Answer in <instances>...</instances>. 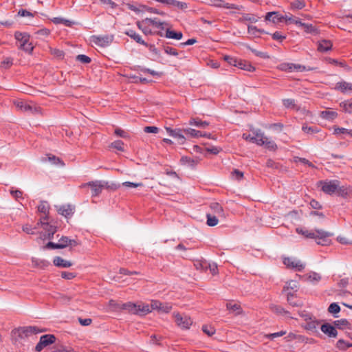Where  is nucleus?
Instances as JSON below:
<instances>
[{
  "instance_id": "obj_1",
  "label": "nucleus",
  "mask_w": 352,
  "mask_h": 352,
  "mask_svg": "<svg viewBox=\"0 0 352 352\" xmlns=\"http://www.w3.org/2000/svg\"><path fill=\"white\" fill-rule=\"evenodd\" d=\"M162 304L157 301L154 300L151 303V306L145 304H135L131 302H125L121 305L120 309L127 311L129 314L138 315L140 316H145L150 313L151 310L162 309Z\"/></svg>"
},
{
  "instance_id": "obj_2",
  "label": "nucleus",
  "mask_w": 352,
  "mask_h": 352,
  "mask_svg": "<svg viewBox=\"0 0 352 352\" xmlns=\"http://www.w3.org/2000/svg\"><path fill=\"white\" fill-rule=\"evenodd\" d=\"M45 331V329H41L36 326L20 327L15 328L11 331L13 340L16 342L23 340L31 335L37 334Z\"/></svg>"
},
{
  "instance_id": "obj_3",
  "label": "nucleus",
  "mask_w": 352,
  "mask_h": 352,
  "mask_svg": "<svg viewBox=\"0 0 352 352\" xmlns=\"http://www.w3.org/2000/svg\"><path fill=\"white\" fill-rule=\"evenodd\" d=\"M224 60H226L230 65L234 66L245 71L252 72L255 69L254 67H253L250 62L241 58H237L230 56H225Z\"/></svg>"
},
{
  "instance_id": "obj_4",
  "label": "nucleus",
  "mask_w": 352,
  "mask_h": 352,
  "mask_svg": "<svg viewBox=\"0 0 352 352\" xmlns=\"http://www.w3.org/2000/svg\"><path fill=\"white\" fill-rule=\"evenodd\" d=\"M251 133H243V138L252 143H255L258 146L264 144V135L260 132V130H252Z\"/></svg>"
},
{
  "instance_id": "obj_5",
  "label": "nucleus",
  "mask_w": 352,
  "mask_h": 352,
  "mask_svg": "<svg viewBox=\"0 0 352 352\" xmlns=\"http://www.w3.org/2000/svg\"><path fill=\"white\" fill-rule=\"evenodd\" d=\"M56 340V338L53 334H45L41 336L39 342L35 346V351L41 352L45 347L54 344Z\"/></svg>"
},
{
  "instance_id": "obj_6",
  "label": "nucleus",
  "mask_w": 352,
  "mask_h": 352,
  "mask_svg": "<svg viewBox=\"0 0 352 352\" xmlns=\"http://www.w3.org/2000/svg\"><path fill=\"white\" fill-rule=\"evenodd\" d=\"M284 20L285 16L278 12H269L265 14V26L278 25L283 23Z\"/></svg>"
},
{
  "instance_id": "obj_7",
  "label": "nucleus",
  "mask_w": 352,
  "mask_h": 352,
  "mask_svg": "<svg viewBox=\"0 0 352 352\" xmlns=\"http://www.w3.org/2000/svg\"><path fill=\"white\" fill-rule=\"evenodd\" d=\"M113 35L97 36L93 35L91 41L96 45L101 47H106L111 45L113 41Z\"/></svg>"
},
{
  "instance_id": "obj_8",
  "label": "nucleus",
  "mask_w": 352,
  "mask_h": 352,
  "mask_svg": "<svg viewBox=\"0 0 352 352\" xmlns=\"http://www.w3.org/2000/svg\"><path fill=\"white\" fill-rule=\"evenodd\" d=\"M316 232L317 234L315 240L317 244L320 245H327L330 244L331 239L329 237L332 236L331 233L321 229H316Z\"/></svg>"
},
{
  "instance_id": "obj_9",
  "label": "nucleus",
  "mask_w": 352,
  "mask_h": 352,
  "mask_svg": "<svg viewBox=\"0 0 352 352\" xmlns=\"http://www.w3.org/2000/svg\"><path fill=\"white\" fill-rule=\"evenodd\" d=\"M340 183L337 179L320 181V184L322 185V190L327 195H333L336 192L338 188V184Z\"/></svg>"
},
{
  "instance_id": "obj_10",
  "label": "nucleus",
  "mask_w": 352,
  "mask_h": 352,
  "mask_svg": "<svg viewBox=\"0 0 352 352\" xmlns=\"http://www.w3.org/2000/svg\"><path fill=\"white\" fill-rule=\"evenodd\" d=\"M283 264L289 269L294 270L298 272H301L305 268V264L298 260H296L292 257L283 258Z\"/></svg>"
},
{
  "instance_id": "obj_11",
  "label": "nucleus",
  "mask_w": 352,
  "mask_h": 352,
  "mask_svg": "<svg viewBox=\"0 0 352 352\" xmlns=\"http://www.w3.org/2000/svg\"><path fill=\"white\" fill-rule=\"evenodd\" d=\"M175 321L177 326L182 329H188L192 324V321L190 317L186 315H181L177 314L175 315Z\"/></svg>"
},
{
  "instance_id": "obj_12",
  "label": "nucleus",
  "mask_w": 352,
  "mask_h": 352,
  "mask_svg": "<svg viewBox=\"0 0 352 352\" xmlns=\"http://www.w3.org/2000/svg\"><path fill=\"white\" fill-rule=\"evenodd\" d=\"M100 184H102L101 180L91 181L82 184L80 187L85 188L89 186L91 190V196L96 197L98 196L102 190V186Z\"/></svg>"
},
{
  "instance_id": "obj_13",
  "label": "nucleus",
  "mask_w": 352,
  "mask_h": 352,
  "mask_svg": "<svg viewBox=\"0 0 352 352\" xmlns=\"http://www.w3.org/2000/svg\"><path fill=\"white\" fill-rule=\"evenodd\" d=\"M305 317V324L304 325V328L314 333L318 332L317 328L320 322L317 320L316 318L311 317L307 314H306Z\"/></svg>"
},
{
  "instance_id": "obj_14",
  "label": "nucleus",
  "mask_w": 352,
  "mask_h": 352,
  "mask_svg": "<svg viewBox=\"0 0 352 352\" xmlns=\"http://www.w3.org/2000/svg\"><path fill=\"white\" fill-rule=\"evenodd\" d=\"M166 131H167L168 134L174 138L177 139L178 143L179 144H184L186 142V138L183 135V129H173L170 127H165Z\"/></svg>"
},
{
  "instance_id": "obj_15",
  "label": "nucleus",
  "mask_w": 352,
  "mask_h": 352,
  "mask_svg": "<svg viewBox=\"0 0 352 352\" xmlns=\"http://www.w3.org/2000/svg\"><path fill=\"white\" fill-rule=\"evenodd\" d=\"M75 206L71 204L62 205L57 209L58 214L64 216L65 218H70L74 213Z\"/></svg>"
},
{
  "instance_id": "obj_16",
  "label": "nucleus",
  "mask_w": 352,
  "mask_h": 352,
  "mask_svg": "<svg viewBox=\"0 0 352 352\" xmlns=\"http://www.w3.org/2000/svg\"><path fill=\"white\" fill-rule=\"evenodd\" d=\"M38 224H41L43 228L46 231L47 239H52L54 234L57 232V226H53L48 222L43 221L42 220H40Z\"/></svg>"
},
{
  "instance_id": "obj_17",
  "label": "nucleus",
  "mask_w": 352,
  "mask_h": 352,
  "mask_svg": "<svg viewBox=\"0 0 352 352\" xmlns=\"http://www.w3.org/2000/svg\"><path fill=\"white\" fill-rule=\"evenodd\" d=\"M321 331L329 338H336L338 331L334 325L329 323H324L321 325Z\"/></svg>"
},
{
  "instance_id": "obj_18",
  "label": "nucleus",
  "mask_w": 352,
  "mask_h": 352,
  "mask_svg": "<svg viewBox=\"0 0 352 352\" xmlns=\"http://www.w3.org/2000/svg\"><path fill=\"white\" fill-rule=\"evenodd\" d=\"M14 38L17 41L21 43L19 48H23L30 39V35L27 32H21L16 31L14 33Z\"/></svg>"
},
{
  "instance_id": "obj_19",
  "label": "nucleus",
  "mask_w": 352,
  "mask_h": 352,
  "mask_svg": "<svg viewBox=\"0 0 352 352\" xmlns=\"http://www.w3.org/2000/svg\"><path fill=\"white\" fill-rule=\"evenodd\" d=\"M50 206L47 201H41L39 205L38 206V211L41 213H43L45 216L41 219L43 221H47L49 219V210Z\"/></svg>"
},
{
  "instance_id": "obj_20",
  "label": "nucleus",
  "mask_w": 352,
  "mask_h": 352,
  "mask_svg": "<svg viewBox=\"0 0 352 352\" xmlns=\"http://www.w3.org/2000/svg\"><path fill=\"white\" fill-rule=\"evenodd\" d=\"M299 23V28H301L307 34H311L313 35H316L319 33L318 30L311 23H306L302 22Z\"/></svg>"
},
{
  "instance_id": "obj_21",
  "label": "nucleus",
  "mask_w": 352,
  "mask_h": 352,
  "mask_svg": "<svg viewBox=\"0 0 352 352\" xmlns=\"http://www.w3.org/2000/svg\"><path fill=\"white\" fill-rule=\"evenodd\" d=\"M124 34L129 36L131 38L134 40L137 43L142 45L145 44V41L142 38V36L138 34L135 30L129 29L124 31Z\"/></svg>"
},
{
  "instance_id": "obj_22",
  "label": "nucleus",
  "mask_w": 352,
  "mask_h": 352,
  "mask_svg": "<svg viewBox=\"0 0 352 352\" xmlns=\"http://www.w3.org/2000/svg\"><path fill=\"white\" fill-rule=\"evenodd\" d=\"M53 264L58 267L68 268L73 264L71 261L63 259L60 256H55L53 259Z\"/></svg>"
},
{
  "instance_id": "obj_23",
  "label": "nucleus",
  "mask_w": 352,
  "mask_h": 352,
  "mask_svg": "<svg viewBox=\"0 0 352 352\" xmlns=\"http://www.w3.org/2000/svg\"><path fill=\"white\" fill-rule=\"evenodd\" d=\"M142 23H147L148 25H152L160 30H164V25H167L166 22H162L157 19V18H146L142 21Z\"/></svg>"
},
{
  "instance_id": "obj_24",
  "label": "nucleus",
  "mask_w": 352,
  "mask_h": 352,
  "mask_svg": "<svg viewBox=\"0 0 352 352\" xmlns=\"http://www.w3.org/2000/svg\"><path fill=\"white\" fill-rule=\"evenodd\" d=\"M189 124L195 125V126L200 129H206L207 128L210 123L207 121L201 120L199 117L191 118L188 122Z\"/></svg>"
},
{
  "instance_id": "obj_25",
  "label": "nucleus",
  "mask_w": 352,
  "mask_h": 352,
  "mask_svg": "<svg viewBox=\"0 0 352 352\" xmlns=\"http://www.w3.org/2000/svg\"><path fill=\"white\" fill-rule=\"evenodd\" d=\"M333 325L336 328L338 329L344 330V329H352L351 323L346 319H340L338 320H335L333 322Z\"/></svg>"
},
{
  "instance_id": "obj_26",
  "label": "nucleus",
  "mask_w": 352,
  "mask_h": 352,
  "mask_svg": "<svg viewBox=\"0 0 352 352\" xmlns=\"http://www.w3.org/2000/svg\"><path fill=\"white\" fill-rule=\"evenodd\" d=\"M352 83L347 82L346 81H340L336 83L335 89L345 94L348 91H351Z\"/></svg>"
},
{
  "instance_id": "obj_27",
  "label": "nucleus",
  "mask_w": 352,
  "mask_h": 352,
  "mask_svg": "<svg viewBox=\"0 0 352 352\" xmlns=\"http://www.w3.org/2000/svg\"><path fill=\"white\" fill-rule=\"evenodd\" d=\"M164 36L167 38L180 40L183 37V33L167 28Z\"/></svg>"
},
{
  "instance_id": "obj_28",
  "label": "nucleus",
  "mask_w": 352,
  "mask_h": 352,
  "mask_svg": "<svg viewBox=\"0 0 352 352\" xmlns=\"http://www.w3.org/2000/svg\"><path fill=\"white\" fill-rule=\"evenodd\" d=\"M299 289V284L296 280H290L286 283L285 286L283 287V290L285 292H296Z\"/></svg>"
},
{
  "instance_id": "obj_29",
  "label": "nucleus",
  "mask_w": 352,
  "mask_h": 352,
  "mask_svg": "<svg viewBox=\"0 0 352 352\" xmlns=\"http://www.w3.org/2000/svg\"><path fill=\"white\" fill-rule=\"evenodd\" d=\"M287 296V302L292 307H301L302 305V301L298 299L291 292H288Z\"/></svg>"
},
{
  "instance_id": "obj_30",
  "label": "nucleus",
  "mask_w": 352,
  "mask_h": 352,
  "mask_svg": "<svg viewBox=\"0 0 352 352\" xmlns=\"http://www.w3.org/2000/svg\"><path fill=\"white\" fill-rule=\"evenodd\" d=\"M296 232L299 234L303 235L307 239H315L317 233L316 232V230L314 231L313 230H308L307 229H304L302 228H297L296 229Z\"/></svg>"
},
{
  "instance_id": "obj_31",
  "label": "nucleus",
  "mask_w": 352,
  "mask_h": 352,
  "mask_svg": "<svg viewBox=\"0 0 352 352\" xmlns=\"http://www.w3.org/2000/svg\"><path fill=\"white\" fill-rule=\"evenodd\" d=\"M333 45L329 40H322L319 42L318 50L320 52H326L331 50Z\"/></svg>"
},
{
  "instance_id": "obj_32",
  "label": "nucleus",
  "mask_w": 352,
  "mask_h": 352,
  "mask_svg": "<svg viewBox=\"0 0 352 352\" xmlns=\"http://www.w3.org/2000/svg\"><path fill=\"white\" fill-rule=\"evenodd\" d=\"M270 308L272 310V311L274 313H276L278 314L283 315V316H287L290 318H293V317L290 316V312L285 310V309H283L280 306L272 305L270 306Z\"/></svg>"
},
{
  "instance_id": "obj_33",
  "label": "nucleus",
  "mask_w": 352,
  "mask_h": 352,
  "mask_svg": "<svg viewBox=\"0 0 352 352\" xmlns=\"http://www.w3.org/2000/svg\"><path fill=\"white\" fill-rule=\"evenodd\" d=\"M210 208L219 217H225L223 208L219 203H217V202L211 203L210 205Z\"/></svg>"
},
{
  "instance_id": "obj_34",
  "label": "nucleus",
  "mask_w": 352,
  "mask_h": 352,
  "mask_svg": "<svg viewBox=\"0 0 352 352\" xmlns=\"http://www.w3.org/2000/svg\"><path fill=\"white\" fill-rule=\"evenodd\" d=\"M134 70L140 71V72H142L144 73H148V74L152 75L153 76L160 77L162 76V72H158L154 71L153 69H151L149 68L144 67L140 66V65L135 66L134 67Z\"/></svg>"
},
{
  "instance_id": "obj_35",
  "label": "nucleus",
  "mask_w": 352,
  "mask_h": 352,
  "mask_svg": "<svg viewBox=\"0 0 352 352\" xmlns=\"http://www.w3.org/2000/svg\"><path fill=\"white\" fill-rule=\"evenodd\" d=\"M305 280L310 282H318L321 280V276L316 272H311L309 274H305L302 277Z\"/></svg>"
},
{
  "instance_id": "obj_36",
  "label": "nucleus",
  "mask_w": 352,
  "mask_h": 352,
  "mask_svg": "<svg viewBox=\"0 0 352 352\" xmlns=\"http://www.w3.org/2000/svg\"><path fill=\"white\" fill-rule=\"evenodd\" d=\"M340 183L338 184V188H337V190H336L335 193L338 196L342 197L343 198H346V197H347V196L349 194V188L346 186H340Z\"/></svg>"
},
{
  "instance_id": "obj_37",
  "label": "nucleus",
  "mask_w": 352,
  "mask_h": 352,
  "mask_svg": "<svg viewBox=\"0 0 352 352\" xmlns=\"http://www.w3.org/2000/svg\"><path fill=\"white\" fill-rule=\"evenodd\" d=\"M340 106L345 113H352V98L340 102Z\"/></svg>"
},
{
  "instance_id": "obj_38",
  "label": "nucleus",
  "mask_w": 352,
  "mask_h": 352,
  "mask_svg": "<svg viewBox=\"0 0 352 352\" xmlns=\"http://www.w3.org/2000/svg\"><path fill=\"white\" fill-rule=\"evenodd\" d=\"M183 132L186 135H189L190 138H199L201 137V135H202L201 131H197L191 128L184 129H183Z\"/></svg>"
},
{
  "instance_id": "obj_39",
  "label": "nucleus",
  "mask_w": 352,
  "mask_h": 352,
  "mask_svg": "<svg viewBox=\"0 0 352 352\" xmlns=\"http://www.w3.org/2000/svg\"><path fill=\"white\" fill-rule=\"evenodd\" d=\"M283 104L284 107L287 109H293L298 110L299 108L297 107V105L296 104V101L294 99L292 98H286L283 100Z\"/></svg>"
},
{
  "instance_id": "obj_40",
  "label": "nucleus",
  "mask_w": 352,
  "mask_h": 352,
  "mask_svg": "<svg viewBox=\"0 0 352 352\" xmlns=\"http://www.w3.org/2000/svg\"><path fill=\"white\" fill-rule=\"evenodd\" d=\"M336 347L340 351H345L349 347H352L351 342H348L343 339H340L337 341Z\"/></svg>"
},
{
  "instance_id": "obj_41",
  "label": "nucleus",
  "mask_w": 352,
  "mask_h": 352,
  "mask_svg": "<svg viewBox=\"0 0 352 352\" xmlns=\"http://www.w3.org/2000/svg\"><path fill=\"white\" fill-rule=\"evenodd\" d=\"M265 34L271 35L273 40L278 41L279 42H282L284 39L286 38V35L278 31H276L274 33L265 31Z\"/></svg>"
},
{
  "instance_id": "obj_42",
  "label": "nucleus",
  "mask_w": 352,
  "mask_h": 352,
  "mask_svg": "<svg viewBox=\"0 0 352 352\" xmlns=\"http://www.w3.org/2000/svg\"><path fill=\"white\" fill-rule=\"evenodd\" d=\"M284 127L283 124L280 122L277 123H273V124H269L267 125H265V128L272 130L276 133H280L282 131Z\"/></svg>"
},
{
  "instance_id": "obj_43",
  "label": "nucleus",
  "mask_w": 352,
  "mask_h": 352,
  "mask_svg": "<svg viewBox=\"0 0 352 352\" xmlns=\"http://www.w3.org/2000/svg\"><path fill=\"white\" fill-rule=\"evenodd\" d=\"M333 134L337 135H339L341 134H346V135H349L351 137H352V130H349V129L342 128V127L334 126L333 127Z\"/></svg>"
},
{
  "instance_id": "obj_44",
  "label": "nucleus",
  "mask_w": 352,
  "mask_h": 352,
  "mask_svg": "<svg viewBox=\"0 0 352 352\" xmlns=\"http://www.w3.org/2000/svg\"><path fill=\"white\" fill-rule=\"evenodd\" d=\"M266 166L267 167H270V168L278 170L279 171H284V170H285V167H283L279 163L273 161L272 160H268L267 161Z\"/></svg>"
},
{
  "instance_id": "obj_45",
  "label": "nucleus",
  "mask_w": 352,
  "mask_h": 352,
  "mask_svg": "<svg viewBox=\"0 0 352 352\" xmlns=\"http://www.w3.org/2000/svg\"><path fill=\"white\" fill-rule=\"evenodd\" d=\"M226 307L228 310L234 312L236 314H239L241 311V307L239 304L227 302Z\"/></svg>"
},
{
  "instance_id": "obj_46",
  "label": "nucleus",
  "mask_w": 352,
  "mask_h": 352,
  "mask_svg": "<svg viewBox=\"0 0 352 352\" xmlns=\"http://www.w3.org/2000/svg\"><path fill=\"white\" fill-rule=\"evenodd\" d=\"M321 116L326 120H333L337 118L338 113L336 111H323L321 113Z\"/></svg>"
},
{
  "instance_id": "obj_47",
  "label": "nucleus",
  "mask_w": 352,
  "mask_h": 352,
  "mask_svg": "<svg viewBox=\"0 0 352 352\" xmlns=\"http://www.w3.org/2000/svg\"><path fill=\"white\" fill-rule=\"evenodd\" d=\"M206 224L210 227L215 226L218 224L219 220L217 217L214 215H212L210 214H206Z\"/></svg>"
},
{
  "instance_id": "obj_48",
  "label": "nucleus",
  "mask_w": 352,
  "mask_h": 352,
  "mask_svg": "<svg viewBox=\"0 0 352 352\" xmlns=\"http://www.w3.org/2000/svg\"><path fill=\"white\" fill-rule=\"evenodd\" d=\"M277 148L278 146L276 142L273 140H270L267 137H265V149H267L270 151H276Z\"/></svg>"
},
{
  "instance_id": "obj_49",
  "label": "nucleus",
  "mask_w": 352,
  "mask_h": 352,
  "mask_svg": "<svg viewBox=\"0 0 352 352\" xmlns=\"http://www.w3.org/2000/svg\"><path fill=\"white\" fill-rule=\"evenodd\" d=\"M124 142L122 140H116L111 143L109 145L110 148H115L119 151H124Z\"/></svg>"
},
{
  "instance_id": "obj_50",
  "label": "nucleus",
  "mask_w": 352,
  "mask_h": 352,
  "mask_svg": "<svg viewBox=\"0 0 352 352\" xmlns=\"http://www.w3.org/2000/svg\"><path fill=\"white\" fill-rule=\"evenodd\" d=\"M162 48L166 54L174 56H177L179 54V53L176 49L169 47V46H167L166 44L162 45Z\"/></svg>"
},
{
  "instance_id": "obj_51",
  "label": "nucleus",
  "mask_w": 352,
  "mask_h": 352,
  "mask_svg": "<svg viewBox=\"0 0 352 352\" xmlns=\"http://www.w3.org/2000/svg\"><path fill=\"white\" fill-rule=\"evenodd\" d=\"M201 329L204 333L208 335V336H212L215 333V329L211 325L204 324L201 327Z\"/></svg>"
},
{
  "instance_id": "obj_52",
  "label": "nucleus",
  "mask_w": 352,
  "mask_h": 352,
  "mask_svg": "<svg viewBox=\"0 0 352 352\" xmlns=\"http://www.w3.org/2000/svg\"><path fill=\"white\" fill-rule=\"evenodd\" d=\"M302 130L307 134H313L318 133L320 130L317 126H309L307 125H303Z\"/></svg>"
},
{
  "instance_id": "obj_53",
  "label": "nucleus",
  "mask_w": 352,
  "mask_h": 352,
  "mask_svg": "<svg viewBox=\"0 0 352 352\" xmlns=\"http://www.w3.org/2000/svg\"><path fill=\"white\" fill-rule=\"evenodd\" d=\"M290 6L292 10H301L305 8V3L303 1L295 0L291 3Z\"/></svg>"
},
{
  "instance_id": "obj_54",
  "label": "nucleus",
  "mask_w": 352,
  "mask_h": 352,
  "mask_svg": "<svg viewBox=\"0 0 352 352\" xmlns=\"http://www.w3.org/2000/svg\"><path fill=\"white\" fill-rule=\"evenodd\" d=\"M142 6L144 9L145 11H146L149 13L156 14H159L161 16L165 15V12H164L163 11H160V10H158L155 8L149 7L148 6Z\"/></svg>"
},
{
  "instance_id": "obj_55",
  "label": "nucleus",
  "mask_w": 352,
  "mask_h": 352,
  "mask_svg": "<svg viewBox=\"0 0 352 352\" xmlns=\"http://www.w3.org/2000/svg\"><path fill=\"white\" fill-rule=\"evenodd\" d=\"M173 8H177L178 10H185L186 9L188 8V4L185 2L174 0Z\"/></svg>"
},
{
  "instance_id": "obj_56",
  "label": "nucleus",
  "mask_w": 352,
  "mask_h": 352,
  "mask_svg": "<svg viewBox=\"0 0 352 352\" xmlns=\"http://www.w3.org/2000/svg\"><path fill=\"white\" fill-rule=\"evenodd\" d=\"M45 249H63L65 248V245L58 244V243H54L49 241L44 247Z\"/></svg>"
},
{
  "instance_id": "obj_57",
  "label": "nucleus",
  "mask_w": 352,
  "mask_h": 352,
  "mask_svg": "<svg viewBox=\"0 0 352 352\" xmlns=\"http://www.w3.org/2000/svg\"><path fill=\"white\" fill-rule=\"evenodd\" d=\"M284 21H285L287 23H294L298 27H299V23L298 22H302L301 20L299 18L296 17V16H293L292 15H291L290 16H288L286 15L285 16Z\"/></svg>"
},
{
  "instance_id": "obj_58",
  "label": "nucleus",
  "mask_w": 352,
  "mask_h": 352,
  "mask_svg": "<svg viewBox=\"0 0 352 352\" xmlns=\"http://www.w3.org/2000/svg\"><path fill=\"white\" fill-rule=\"evenodd\" d=\"M114 134L124 139H128L130 138L129 133L122 130L120 128H116L114 131Z\"/></svg>"
},
{
  "instance_id": "obj_59",
  "label": "nucleus",
  "mask_w": 352,
  "mask_h": 352,
  "mask_svg": "<svg viewBox=\"0 0 352 352\" xmlns=\"http://www.w3.org/2000/svg\"><path fill=\"white\" fill-rule=\"evenodd\" d=\"M76 60L83 64H89L91 62V58L85 54H79L76 56Z\"/></svg>"
},
{
  "instance_id": "obj_60",
  "label": "nucleus",
  "mask_w": 352,
  "mask_h": 352,
  "mask_svg": "<svg viewBox=\"0 0 352 352\" xmlns=\"http://www.w3.org/2000/svg\"><path fill=\"white\" fill-rule=\"evenodd\" d=\"M47 157H48V160L52 164H56V165H58V164H60L62 166L64 165L63 162L59 157H56L55 155H51V154L47 155Z\"/></svg>"
},
{
  "instance_id": "obj_61",
  "label": "nucleus",
  "mask_w": 352,
  "mask_h": 352,
  "mask_svg": "<svg viewBox=\"0 0 352 352\" xmlns=\"http://www.w3.org/2000/svg\"><path fill=\"white\" fill-rule=\"evenodd\" d=\"M328 311L331 314H336L340 311V307L336 302H332L328 307Z\"/></svg>"
},
{
  "instance_id": "obj_62",
  "label": "nucleus",
  "mask_w": 352,
  "mask_h": 352,
  "mask_svg": "<svg viewBox=\"0 0 352 352\" xmlns=\"http://www.w3.org/2000/svg\"><path fill=\"white\" fill-rule=\"evenodd\" d=\"M51 54L58 59H63L65 56V52L63 50H59V49H56V48L52 49V48Z\"/></svg>"
},
{
  "instance_id": "obj_63",
  "label": "nucleus",
  "mask_w": 352,
  "mask_h": 352,
  "mask_svg": "<svg viewBox=\"0 0 352 352\" xmlns=\"http://www.w3.org/2000/svg\"><path fill=\"white\" fill-rule=\"evenodd\" d=\"M181 162L183 164H188L191 166H195L197 164V161L188 157V156H182L181 160Z\"/></svg>"
},
{
  "instance_id": "obj_64",
  "label": "nucleus",
  "mask_w": 352,
  "mask_h": 352,
  "mask_svg": "<svg viewBox=\"0 0 352 352\" xmlns=\"http://www.w3.org/2000/svg\"><path fill=\"white\" fill-rule=\"evenodd\" d=\"M13 64V58L7 57L1 62V67L4 69L10 68Z\"/></svg>"
}]
</instances>
